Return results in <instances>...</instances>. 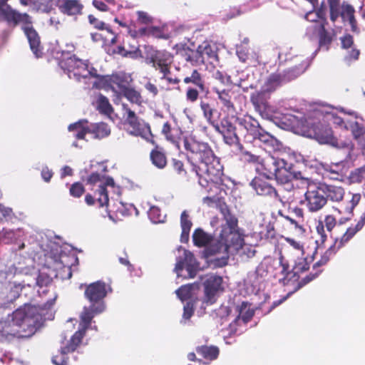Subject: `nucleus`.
<instances>
[{"label": "nucleus", "mask_w": 365, "mask_h": 365, "mask_svg": "<svg viewBox=\"0 0 365 365\" xmlns=\"http://www.w3.org/2000/svg\"><path fill=\"white\" fill-rule=\"evenodd\" d=\"M120 207H118L116 209L117 212H120L123 215H126L131 214V210H135L136 214H138V210L132 204L123 203L122 202H119Z\"/></svg>", "instance_id": "69168bd1"}, {"label": "nucleus", "mask_w": 365, "mask_h": 365, "mask_svg": "<svg viewBox=\"0 0 365 365\" xmlns=\"http://www.w3.org/2000/svg\"><path fill=\"white\" fill-rule=\"evenodd\" d=\"M59 65L69 78L77 81L81 78L93 80L91 81L92 88L110 90L113 93V101L116 104L119 103L122 93L129 87L132 81L129 74L122 72L110 76L100 75L88 61H82L75 56L61 60Z\"/></svg>", "instance_id": "f03ea898"}, {"label": "nucleus", "mask_w": 365, "mask_h": 365, "mask_svg": "<svg viewBox=\"0 0 365 365\" xmlns=\"http://www.w3.org/2000/svg\"><path fill=\"white\" fill-rule=\"evenodd\" d=\"M185 84H193L199 91H204L205 89V81L201 73L196 69L193 70L190 76L183 79Z\"/></svg>", "instance_id": "4c0bfd02"}, {"label": "nucleus", "mask_w": 365, "mask_h": 365, "mask_svg": "<svg viewBox=\"0 0 365 365\" xmlns=\"http://www.w3.org/2000/svg\"><path fill=\"white\" fill-rule=\"evenodd\" d=\"M184 148L187 152L188 159L192 160L196 173H202L212 175H220L222 166L208 143L199 140L193 135H187L183 139Z\"/></svg>", "instance_id": "20e7f679"}, {"label": "nucleus", "mask_w": 365, "mask_h": 365, "mask_svg": "<svg viewBox=\"0 0 365 365\" xmlns=\"http://www.w3.org/2000/svg\"><path fill=\"white\" fill-rule=\"evenodd\" d=\"M222 212L225 220V225L223 226L222 230L220 234V241L219 245L230 242L232 238V234H240L237 230V220L231 215L228 210H222Z\"/></svg>", "instance_id": "393cba45"}, {"label": "nucleus", "mask_w": 365, "mask_h": 365, "mask_svg": "<svg viewBox=\"0 0 365 365\" xmlns=\"http://www.w3.org/2000/svg\"><path fill=\"white\" fill-rule=\"evenodd\" d=\"M235 312L237 314L230 323L227 329L229 335L239 334L243 332L245 324L254 315V309L248 302H242L235 307Z\"/></svg>", "instance_id": "4468645a"}, {"label": "nucleus", "mask_w": 365, "mask_h": 365, "mask_svg": "<svg viewBox=\"0 0 365 365\" xmlns=\"http://www.w3.org/2000/svg\"><path fill=\"white\" fill-rule=\"evenodd\" d=\"M200 278L205 289V302L212 304L215 302L217 292L222 289V278L214 273L207 274Z\"/></svg>", "instance_id": "a211bd4d"}, {"label": "nucleus", "mask_w": 365, "mask_h": 365, "mask_svg": "<svg viewBox=\"0 0 365 365\" xmlns=\"http://www.w3.org/2000/svg\"><path fill=\"white\" fill-rule=\"evenodd\" d=\"M294 264L292 271L289 270V264L284 262L282 257L279 258L280 272L284 275V280L289 279L292 277L299 274L309 268V264L307 259L303 256H297V259H294Z\"/></svg>", "instance_id": "5701e85b"}, {"label": "nucleus", "mask_w": 365, "mask_h": 365, "mask_svg": "<svg viewBox=\"0 0 365 365\" xmlns=\"http://www.w3.org/2000/svg\"><path fill=\"white\" fill-rule=\"evenodd\" d=\"M274 178L277 180L278 184L281 185L284 190H286V185L290 184L294 177L291 172L286 168L280 167L274 174Z\"/></svg>", "instance_id": "58836bf2"}, {"label": "nucleus", "mask_w": 365, "mask_h": 365, "mask_svg": "<svg viewBox=\"0 0 365 365\" xmlns=\"http://www.w3.org/2000/svg\"><path fill=\"white\" fill-rule=\"evenodd\" d=\"M311 186H314V185L311 184L309 179L294 178L290 184L286 185V190L288 192L293 191L294 196L304 195V192L310 190Z\"/></svg>", "instance_id": "bb28decb"}, {"label": "nucleus", "mask_w": 365, "mask_h": 365, "mask_svg": "<svg viewBox=\"0 0 365 365\" xmlns=\"http://www.w3.org/2000/svg\"><path fill=\"white\" fill-rule=\"evenodd\" d=\"M46 309L31 304H24L17 309L7 319L0 322V332L2 335H15L19 327L26 334L24 336L33 335L46 319Z\"/></svg>", "instance_id": "7ed1b4c3"}, {"label": "nucleus", "mask_w": 365, "mask_h": 365, "mask_svg": "<svg viewBox=\"0 0 365 365\" xmlns=\"http://www.w3.org/2000/svg\"><path fill=\"white\" fill-rule=\"evenodd\" d=\"M213 126L215 130L222 135L229 134L231 132L235 131V127L227 119H223L220 125L213 124Z\"/></svg>", "instance_id": "603ef678"}, {"label": "nucleus", "mask_w": 365, "mask_h": 365, "mask_svg": "<svg viewBox=\"0 0 365 365\" xmlns=\"http://www.w3.org/2000/svg\"><path fill=\"white\" fill-rule=\"evenodd\" d=\"M192 240L194 245L197 247H205L210 243L211 245L208 249V252L210 255H214L215 253L212 251V249L215 248L216 246L219 245L220 238L219 237L217 240H213L210 235L205 232L202 229L198 228L195 230L192 235Z\"/></svg>", "instance_id": "a878e982"}, {"label": "nucleus", "mask_w": 365, "mask_h": 365, "mask_svg": "<svg viewBox=\"0 0 365 365\" xmlns=\"http://www.w3.org/2000/svg\"><path fill=\"white\" fill-rule=\"evenodd\" d=\"M162 133L165 136L166 139L178 147L177 138L173 135V130L170 125L167 122L164 123L162 128Z\"/></svg>", "instance_id": "bf43d9fd"}, {"label": "nucleus", "mask_w": 365, "mask_h": 365, "mask_svg": "<svg viewBox=\"0 0 365 365\" xmlns=\"http://www.w3.org/2000/svg\"><path fill=\"white\" fill-rule=\"evenodd\" d=\"M197 352L204 359L212 361L218 356L219 349L216 346H202L197 349Z\"/></svg>", "instance_id": "79ce46f5"}, {"label": "nucleus", "mask_w": 365, "mask_h": 365, "mask_svg": "<svg viewBox=\"0 0 365 365\" xmlns=\"http://www.w3.org/2000/svg\"><path fill=\"white\" fill-rule=\"evenodd\" d=\"M237 55L240 60L242 62H245L250 58V53H249L248 48L240 45L237 47Z\"/></svg>", "instance_id": "774afa93"}, {"label": "nucleus", "mask_w": 365, "mask_h": 365, "mask_svg": "<svg viewBox=\"0 0 365 365\" xmlns=\"http://www.w3.org/2000/svg\"><path fill=\"white\" fill-rule=\"evenodd\" d=\"M182 251V255L177 259L175 272L178 277L193 278L197 274L199 264L192 252L185 249Z\"/></svg>", "instance_id": "2eb2a0df"}, {"label": "nucleus", "mask_w": 365, "mask_h": 365, "mask_svg": "<svg viewBox=\"0 0 365 365\" xmlns=\"http://www.w3.org/2000/svg\"><path fill=\"white\" fill-rule=\"evenodd\" d=\"M200 108L203 112L204 117L207 120V121L212 125L214 124L212 122L214 109L210 106V104L201 101Z\"/></svg>", "instance_id": "052dcab7"}, {"label": "nucleus", "mask_w": 365, "mask_h": 365, "mask_svg": "<svg viewBox=\"0 0 365 365\" xmlns=\"http://www.w3.org/2000/svg\"><path fill=\"white\" fill-rule=\"evenodd\" d=\"M344 168L342 163L328 165L325 168V175L333 180H338L344 175Z\"/></svg>", "instance_id": "ea45409f"}, {"label": "nucleus", "mask_w": 365, "mask_h": 365, "mask_svg": "<svg viewBox=\"0 0 365 365\" xmlns=\"http://www.w3.org/2000/svg\"><path fill=\"white\" fill-rule=\"evenodd\" d=\"M340 239H336L334 244L331 246L322 256L321 259L317 262L314 265V269L316 267L324 265L329 260L331 256L334 255L337 250H339L341 247H338L339 243L336 245V241H340Z\"/></svg>", "instance_id": "37998d69"}, {"label": "nucleus", "mask_w": 365, "mask_h": 365, "mask_svg": "<svg viewBox=\"0 0 365 365\" xmlns=\"http://www.w3.org/2000/svg\"><path fill=\"white\" fill-rule=\"evenodd\" d=\"M347 196H350V200L348 205L345 207L347 213H352L354 207L358 205L361 200V195L359 193L349 192Z\"/></svg>", "instance_id": "6e6d98bb"}, {"label": "nucleus", "mask_w": 365, "mask_h": 365, "mask_svg": "<svg viewBox=\"0 0 365 365\" xmlns=\"http://www.w3.org/2000/svg\"><path fill=\"white\" fill-rule=\"evenodd\" d=\"M26 287V284L21 282H10L8 285L4 288L5 292H6L4 295V292L2 293L4 295L2 298H4L8 302H11L15 300L17 297H19L20 292Z\"/></svg>", "instance_id": "473e14b6"}, {"label": "nucleus", "mask_w": 365, "mask_h": 365, "mask_svg": "<svg viewBox=\"0 0 365 365\" xmlns=\"http://www.w3.org/2000/svg\"><path fill=\"white\" fill-rule=\"evenodd\" d=\"M88 21L89 23L94 26V28L98 29V30H103L106 29L108 32L112 33V31L110 29L109 27L106 26L105 23L99 21L98 19L94 17L93 15L88 16Z\"/></svg>", "instance_id": "e2e57ef3"}, {"label": "nucleus", "mask_w": 365, "mask_h": 365, "mask_svg": "<svg viewBox=\"0 0 365 365\" xmlns=\"http://www.w3.org/2000/svg\"><path fill=\"white\" fill-rule=\"evenodd\" d=\"M141 35H151L156 38H168V35L164 33L163 29L157 26L142 28L139 30Z\"/></svg>", "instance_id": "de8ad7c7"}, {"label": "nucleus", "mask_w": 365, "mask_h": 365, "mask_svg": "<svg viewBox=\"0 0 365 365\" xmlns=\"http://www.w3.org/2000/svg\"><path fill=\"white\" fill-rule=\"evenodd\" d=\"M315 113L317 115H324L327 119H332L333 125L341 130H349L353 138L356 140L357 148L363 155H365V126L356 119L358 118L355 112H349L355 119L339 116L337 111L332 107H320Z\"/></svg>", "instance_id": "0eeeda50"}, {"label": "nucleus", "mask_w": 365, "mask_h": 365, "mask_svg": "<svg viewBox=\"0 0 365 365\" xmlns=\"http://www.w3.org/2000/svg\"><path fill=\"white\" fill-rule=\"evenodd\" d=\"M341 48L346 50L344 59L346 62L351 61H356L358 59L359 56V50L357 49L354 44V40L352 36L350 34H346L340 38Z\"/></svg>", "instance_id": "cd10ccee"}, {"label": "nucleus", "mask_w": 365, "mask_h": 365, "mask_svg": "<svg viewBox=\"0 0 365 365\" xmlns=\"http://www.w3.org/2000/svg\"><path fill=\"white\" fill-rule=\"evenodd\" d=\"M148 217L153 223L164 222L166 215L163 214L157 206H151L148 212Z\"/></svg>", "instance_id": "09e8293b"}, {"label": "nucleus", "mask_w": 365, "mask_h": 365, "mask_svg": "<svg viewBox=\"0 0 365 365\" xmlns=\"http://www.w3.org/2000/svg\"><path fill=\"white\" fill-rule=\"evenodd\" d=\"M239 123L244 125L245 128L250 133L253 138L259 140L264 145L272 150L279 148V143L277 138L262 129L257 120L248 118V119H238Z\"/></svg>", "instance_id": "f8f14e48"}, {"label": "nucleus", "mask_w": 365, "mask_h": 365, "mask_svg": "<svg viewBox=\"0 0 365 365\" xmlns=\"http://www.w3.org/2000/svg\"><path fill=\"white\" fill-rule=\"evenodd\" d=\"M138 22L141 24H150L153 23V18L147 12L138 11L136 12Z\"/></svg>", "instance_id": "0e129e2a"}, {"label": "nucleus", "mask_w": 365, "mask_h": 365, "mask_svg": "<svg viewBox=\"0 0 365 365\" xmlns=\"http://www.w3.org/2000/svg\"><path fill=\"white\" fill-rule=\"evenodd\" d=\"M68 130L73 132L78 139H85L87 134L92 135L93 138L101 139L108 136L110 130L107 124L104 123L88 124L86 120H81L71 124Z\"/></svg>", "instance_id": "9d476101"}, {"label": "nucleus", "mask_w": 365, "mask_h": 365, "mask_svg": "<svg viewBox=\"0 0 365 365\" xmlns=\"http://www.w3.org/2000/svg\"><path fill=\"white\" fill-rule=\"evenodd\" d=\"M289 212L290 215H284L281 212L279 213L294 226V229L298 235H303L306 231L304 227L305 219L303 209L297 206L290 207Z\"/></svg>", "instance_id": "b1692460"}, {"label": "nucleus", "mask_w": 365, "mask_h": 365, "mask_svg": "<svg viewBox=\"0 0 365 365\" xmlns=\"http://www.w3.org/2000/svg\"><path fill=\"white\" fill-rule=\"evenodd\" d=\"M86 330L79 327L78 330L71 336L70 341L62 345L60 351L52 358V362L55 365H68L67 354L74 351L82 341Z\"/></svg>", "instance_id": "dca6fc26"}, {"label": "nucleus", "mask_w": 365, "mask_h": 365, "mask_svg": "<svg viewBox=\"0 0 365 365\" xmlns=\"http://www.w3.org/2000/svg\"><path fill=\"white\" fill-rule=\"evenodd\" d=\"M284 241L289 245L296 256H303L304 254V246L301 242L292 237H284Z\"/></svg>", "instance_id": "864d4df0"}, {"label": "nucleus", "mask_w": 365, "mask_h": 365, "mask_svg": "<svg viewBox=\"0 0 365 365\" xmlns=\"http://www.w3.org/2000/svg\"><path fill=\"white\" fill-rule=\"evenodd\" d=\"M287 163L283 159L268 156L262 158L259 165L256 166V171L264 176L267 179H273L274 174L280 167L286 166Z\"/></svg>", "instance_id": "412c9836"}, {"label": "nucleus", "mask_w": 365, "mask_h": 365, "mask_svg": "<svg viewBox=\"0 0 365 365\" xmlns=\"http://www.w3.org/2000/svg\"><path fill=\"white\" fill-rule=\"evenodd\" d=\"M250 185L259 195L273 197L277 195L275 189L260 177L255 178Z\"/></svg>", "instance_id": "7c9ffc66"}, {"label": "nucleus", "mask_w": 365, "mask_h": 365, "mask_svg": "<svg viewBox=\"0 0 365 365\" xmlns=\"http://www.w3.org/2000/svg\"><path fill=\"white\" fill-rule=\"evenodd\" d=\"M150 159L153 164L158 168H163L166 165V157L165 154L158 148L151 152Z\"/></svg>", "instance_id": "a18cd8bd"}, {"label": "nucleus", "mask_w": 365, "mask_h": 365, "mask_svg": "<svg viewBox=\"0 0 365 365\" xmlns=\"http://www.w3.org/2000/svg\"><path fill=\"white\" fill-rule=\"evenodd\" d=\"M87 183L93 186L94 192L93 196L90 194L86 195L85 201L88 205H93L96 201L100 207L109 206V193L112 192L117 196L120 193V187L115 185L112 178L96 173L88 176Z\"/></svg>", "instance_id": "6e6552de"}, {"label": "nucleus", "mask_w": 365, "mask_h": 365, "mask_svg": "<svg viewBox=\"0 0 365 365\" xmlns=\"http://www.w3.org/2000/svg\"><path fill=\"white\" fill-rule=\"evenodd\" d=\"M217 59V46L214 43L204 41L199 45L195 51L189 50L187 53L186 60L196 63H205V61L212 62Z\"/></svg>", "instance_id": "f3484780"}, {"label": "nucleus", "mask_w": 365, "mask_h": 365, "mask_svg": "<svg viewBox=\"0 0 365 365\" xmlns=\"http://www.w3.org/2000/svg\"><path fill=\"white\" fill-rule=\"evenodd\" d=\"M85 192L84 187L80 182H75L71 185L69 193L72 197H80Z\"/></svg>", "instance_id": "680f3d73"}, {"label": "nucleus", "mask_w": 365, "mask_h": 365, "mask_svg": "<svg viewBox=\"0 0 365 365\" xmlns=\"http://www.w3.org/2000/svg\"><path fill=\"white\" fill-rule=\"evenodd\" d=\"M333 36L334 32L332 31L326 30L324 26L323 25V31L320 32L318 38L320 46L330 43L332 41Z\"/></svg>", "instance_id": "4d7b16f0"}, {"label": "nucleus", "mask_w": 365, "mask_h": 365, "mask_svg": "<svg viewBox=\"0 0 365 365\" xmlns=\"http://www.w3.org/2000/svg\"><path fill=\"white\" fill-rule=\"evenodd\" d=\"M133 43H129L128 46H126L125 43L124 42L123 46H120L118 47V53L120 54L125 57H130L133 58H136L140 56V51L138 49V46L137 43L133 38L132 39Z\"/></svg>", "instance_id": "c9c22d12"}, {"label": "nucleus", "mask_w": 365, "mask_h": 365, "mask_svg": "<svg viewBox=\"0 0 365 365\" xmlns=\"http://www.w3.org/2000/svg\"><path fill=\"white\" fill-rule=\"evenodd\" d=\"M320 107H330L328 105H314L309 108L306 114L302 116L287 115L285 118L289 121L290 125L302 135L314 138L322 144H331L333 146L347 150L345 160L352 161L356 155L354 153V145L350 140H341L333 137L331 128L332 119H327L324 115H317L315 113Z\"/></svg>", "instance_id": "f257e3e1"}, {"label": "nucleus", "mask_w": 365, "mask_h": 365, "mask_svg": "<svg viewBox=\"0 0 365 365\" xmlns=\"http://www.w3.org/2000/svg\"><path fill=\"white\" fill-rule=\"evenodd\" d=\"M20 230L3 229L0 232V240L4 241L5 243H9L20 237Z\"/></svg>", "instance_id": "8fccbe9b"}, {"label": "nucleus", "mask_w": 365, "mask_h": 365, "mask_svg": "<svg viewBox=\"0 0 365 365\" xmlns=\"http://www.w3.org/2000/svg\"><path fill=\"white\" fill-rule=\"evenodd\" d=\"M310 190L304 192V203L307 209L312 212H317L327 204V197L324 196L321 184L311 186Z\"/></svg>", "instance_id": "aec40b11"}, {"label": "nucleus", "mask_w": 365, "mask_h": 365, "mask_svg": "<svg viewBox=\"0 0 365 365\" xmlns=\"http://www.w3.org/2000/svg\"><path fill=\"white\" fill-rule=\"evenodd\" d=\"M23 6H29L36 12L48 14L54 9L53 0H19Z\"/></svg>", "instance_id": "c85d7f7f"}, {"label": "nucleus", "mask_w": 365, "mask_h": 365, "mask_svg": "<svg viewBox=\"0 0 365 365\" xmlns=\"http://www.w3.org/2000/svg\"><path fill=\"white\" fill-rule=\"evenodd\" d=\"M321 185L324 195L327 197V200H329L332 202H339L344 198L345 191L342 187L325 183H321Z\"/></svg>", "instance_id": "2f4dec72"}, {"label": "nucleus", "mask_w": 365, "mask_h": 365, "mask_svg": "<svg viewBox=\"0 0 365 365\" xmlns=\"http://www.w3.org/2000/svg\"><path fill=\"white\" fill-rule=\"evenodd\" d=\"M215 91L218 96V98L220 100L224 106H225L228 110L232 109L234 108L233 103L231 101L232 96L230 91H220L218 89H215Z\"/></svg>", "instance_id": "3c124183"}, {"label": "nucleus", "mask_w": 365, "mask_h": 365, "mask_svg": "<svg viewBox=\"0 0 365 365\" xmlns=\"http://www.w3.org/2000/svg\"><path fill=\"white\" fill-rule=\"evenodd\" d=\"M180 223L182 227V234L180 237L181 242H187L189 240V234L192 227V222L188 220V215L186 211H183L181 214Z\"/></svg>", "instance_id": "a19ab883"}, {"label": "nucleus", "mask_w": 365, "mask_h": 365, "mask_svg": "<svg viewBox=\"0 0 365 365\" xmlns=\"http://www.w3.org/2000/svg\"><path fill=\"white\" fill-rule=\"evenodd\" d=\"M230 242H223L215 248L212 249L215 253H222L231 255H238L242 261L252 257L255 254V247L244 242L240 234H232Z\"/></svg>", "instance_id": "1a4fd4ad"}, {"label": "nucleus", "mask_w": 365, "mask_h": 365, "mask_svg": "<svg viewBox=\"0 0 365 365\" xmlns=\"http://www.w3.org/2000/svg\"><path fill=\"white\" fill-rule=\"evenodd\" d=\"M308 66L309 63L305 61L302 64H300L299 67L286 71L283 76L279 73L270 75L266 83V90L267 91H272L280 84L297 78L299 75L304 72Z\"/></svg>", "instance_id": "6ab92c4d"}, {"label": "nucleus", "mask_w": 365, "mask_h": 365, "mask_svg": "<svg viewBox=\"0 0 365 365\" xmlns=\"http://www.w3.org/2000/svg\"><path fill=\"white\" fill-rule=\"evenodd\" d=\"M123 109L126 114V122L129 125L128 132L135 136H140L148 142L153 143L150 128L143 120L138 118L128 105L123 104Z\"/></svg>", "instance_id": "ddd939ff"}, {"label": "nucleus", "mask_w": 365, "mask_h": 365, "mask_svg": "<svg viewBox=\"0 0 365 365\" xmlns=\"http://www.w3.org/2000/svg\"><path fill=\"white\" fill-rule=\"evenodd\" d=\"M59 11L68 16H76L81 14L83 4L78 0H61L57 4Z\"/></svg>", "instance_id": "c756f323"}, {"label": "nucleus", "mask_w": 365, "mask_h": 365, "mask_svg": "<svg viewBox=\"0 0 365 365\" xmlns=\"http://www.w3.org/2000/svg\"><path fill=\"white\" fill-rule=\"evenodd\" d=\"M183 314L181 323L185 324L186 321L188 320L193 314L194 312V304L192 300L187 301L183 307Z\"/></svg>", "instance_id": "13d9d810"}, {"label": "nucleus", "mask_w": 365, "mask_h": 365, "mask_svg": "<svg viewBox=\"0 0 365 365\" xmlns=\"http://www.w3.org/2000/svg\"><path fill=\"white\" fill-rule=\"evenodd\" d=\"M122 96H124L132 103H135L140 106L143 103V98L139 91L135 88L128 87L123 93Z\"/></svg>", "instance_id": "c03bdc74"}, {"label": "nucleus", "mask_w": 365, "mask_h": 365, "mask_svg": "<svg viewBox=\"0 0 365 365\" xmlns=\"http://www.w3.org/2000/svg\"><path fill=\"white\" fill-rule=\"evenodd\" d=\"M171 61V56L165 51H153L146 58V63L152 64L156 70L163 74L170 73L168 63Z\"/></svg>", "instance_id": "4be33fe9"}, {"label": "nucleus", "mask_w": 365, "mask_h": 365, "mask_svg": "<svg viewBox=\"0 0 365 365\" xmlns=\"http://www.w3.org/2000/svg\"><path fill=\"white\" fill-rule=\"evenodd\" d=\"M349 180L352 183L361 182L365 180V166L351 171L349 175Z\"/></svg>", "instance_id": "5fc2aeb1"}, {"label": "nucleus", "mask_w": 365, "mask_h": 365, "mask_svg": "<svg viewBox=\"0 0 365 365\" xmlns=\"http://www.w3.org/2000/svg\"><path fill=\"white\" fill-rule=\"evenodd\" d=\"M330 19L332 22H335L339 17H341L343 21H348L353 32L358 33L356 20L354 16L355 9L349 4L343 2L340 4L339 0H327Z\"/></svg>", "instance_id": "9b49d317"}, {"label": "nucleus", "mask_w": 365, "mask_h": 365, "mask_svg": "<svg viewBox=\"0 0 365 365\" xmlns=\"http://www.w3.org/2000/svg\"><path fill=\"white\" fill-rule=\"evenodd\" d=\"M93 104L100 113L107 115H110L113 110L108 99L101 93L96 96Z\"/></svg>", "instance_id": "e433bc0d"}, {"label": "nucleus", "mask_w": 365, "mask_h": 365, "mask_svg": "<svg viewBox=\"0 0 365 365\" xmlns=\"http://www.w3.org/2000/svg\"><path fill=\"white\" fill-rule=\"evenodd\" d=\"M11 275L23 278V282L29 287H47L51 281L46 274L38 272L33 266V260L30 258H25L9 266L1 264L0 282H3Z\"/></svg>", "instance_id": "39448f33"}, {"label": "nucleus", "mask_w": 365, "mask_h": 365, "mask_svg": "<svg viewBox=\"0 0 365 365\" xmlns=\"http://www.w3.org/2000/svg\"><path fill=\"white\" fill-rule=\"evenodd\" d=\"M241 158L245 162L257 163V165H259L262 159L259 156L253 155L248 151L242 152Z\"/></svg>", "instance_id": "338daca9"}, {"label": "nucleus", "mask_w": 365, "mask_h": 365, "mask_svg": "<svg viewBox=\"0 0 365 365\" xmlns=\"http://www.w3.org/2000/svg\"><path fill=\"white\" fill-rule=\"evenodd\" d=\"M107 293L106 284L103 282L98 281L87 286L85 295L91 304L89 307H84L80 314V327L85 330L89 328L97 329L96 326H91V322L96 315L105 311L106 304L103 299Z\"/></svg>", "instance_id": "423d86ee"}, {"label": "nucleus", "mask_w": 365, "mask_h": 365, "mask_svg": "<svg viewBox=\"0 0 365 365\" xmlns=\"http://www.w3.org/2000/svg\"><path fill=\"white\" fill-rule=\"evenodd\" d=\"M365 225V212L361 215L360 220L358 221L354 227H350L347 229L346 232L341 237L340 241H336L339 243L338 247H342L347 242H349L357 232L362 229Z\"/></svg>", "instance_id": "72a5a7b5"}, {"label": "nucleus", "mask_w": 365, "mask_h": 365, "mask_svg": "<svg viewBox=\"0 0 365 365\" xmlns=\"http://www.w3.org/2000/svg\"><path fill=\"white\" fill-rule=\"evenodd\" d=\"M322 31H323V24L320 22H314L307 26L306 36L312 41L318 40Z\"/></svg>", "instance_id": "49530a36"}, {"label": "nucleus", "mask_w": 365, "mask_h": 365, "mask_svg": "<svg viewBox=\"0 0 365 365\" xmlns=\"http://www.w3.org/2000/svg\"><path fill=\"white\" fill-rule=\"evenodd\" d=\"M199 286L196 283L188 284L180 287L176 290V294L181 301H192V298L198 290Z\"/></svg>", "instance_id": "f704fd0d"}]
</instances>
